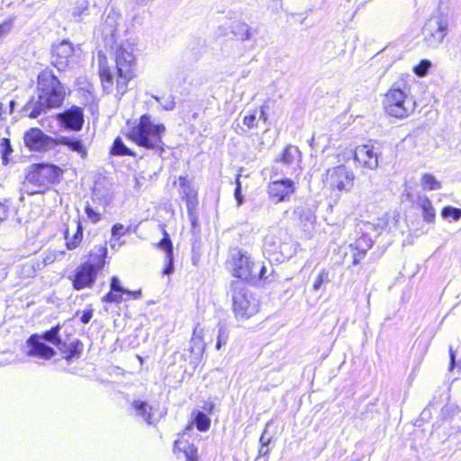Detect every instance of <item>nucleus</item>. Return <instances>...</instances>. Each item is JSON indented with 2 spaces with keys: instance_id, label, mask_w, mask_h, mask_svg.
Returning a JSON list of instances; mask_svg holds the SVG:
<instances>
[{
  "instance_id": "obj_35",
  "label": "nucleus",
  "mask_w": 461,
  "mask_h": 461,
  "mask_svg": "<svg viewBox=\"0 0 461 461\" xmlns=\"http://www.w3.org/2000/svg\"><path fill=\"white\" fill-rule=\"evenodd\" d=\"M72 14L78 22L81 21L83 16L88 15L89 8L87 0H78Z\"/></svg>"
},
{
  "instance_id": "obj_9",
  "label": "nucleus",
  "mask_w": 461,
  "mask_h": 461,
  "mask_svg": "<svg viewBox=\"0 0 461 461\" xmlns=\"http://www.w3.org/2000/svg\"><path fill=\"white\" fill-rule=\"evenodd\" d=\"M301 158V152L296 146L287 145L283 150L282 155L276 161L280 163L285 169L279 168L278 166L274 167L275 176L278 175H299L301 168L299 162Z\"/></svg>"
},
{
  "instance_id": "obj_25",
  "label": "nucleus",
  "mask_w": 461,
  "mask_h": 461,
  "mask_svg": "<svg viewBox=\"0 0 461 461\" xmlns=\"http://www.w3.org/2000/svg\"><path fill=\"white\" fill-rule=\"evenodd\" d=\"M120 20L121 15L117 12L110 10L104 19L103 32L106 35L113 36Z\"/></svg>"
},
{
  "instance_id": "obj_14",
  "label": "nucleus",
  "mask_w": 461,
  "mask_h": 461,
  "mask_svg": "<svg viewBox=\"0 0 461 461\" xmlns=\"http://www.w3.org/2000/svg\"><path fill=\"white\" fill-rule=\"evenodd\" d=\"M386 226V222L384 221H380L377 224H374L371 222H363L362 227H360V230L362 231L361 236H359L354 244H351L350 247L352 249H360L362 251H367L372 248L374 243V238L372 236L373 232H376L379 230H383Z\"/></svg>"
},
{
  "instance_id": "obj_36",
  "label": "nucleus",
  "mask_w": 461,
  "mask_h": 461,
  "mask_svg": "<svg viewBox=\"0 0 461 461\" xmlns=\"http://www.w3.org/2000/svg\"><path fill=\"white\" fill-rule=\"evenodd\" d=\"M163 239L158 243V248L165 251L166 256L173 255V244L166 229H162Z\"/></svg>"
},
{
  "instance_id": "obj_48",
  "label": "nucleus",
  "mask_w": 461,
  "mask_h": 461,
  "mask_svg": "<svg viewBox=\"0 0 461 461\" xmlns=\"http://www.w3.org/2000/svg\"><path fill=\"white\" fill-rule=\"evenodd\" d=\"M166 266L163 269L162 274L169 276L174 272V257L173 255L166 256L165 258Z\"/></svg>"
},
{
  "instance_id": "obj_15",
  "label": "nucleus",
  "mask_w": 461,
  "mask_h": 461,
  "mask_svg": "<svg viewBox=\"0 0 461 461\" xmlns=\"http://www.w3.org/2000/svg\"><path fill=\"white\" fill-rule=\"evenodd\" d=\"M26 346L29 348L26 352L28 357L49 360L56 354L53 348L46 345L41 340L40 334L31 335L26 340Z\"/></svg>"
},
{
  "instance_id": "obj_31",
  "label": "nucleus",
  "mask_w": 461,
  "mask_h": 461,
  "mask_svg": "<svg viewBox=\"0 0 461 461\" xmlns=\"http://www.w3.org/2000/svg\"><path fill=\"white\" fill-rule=\"evenodd\" d=\"M59 330L60 327L59 325L52 327L50 330L40 335L41 340H46L54 345L55 347H57L61 340L59 337Z\"/></svg>"
},
{
  "instance_id": "obj_37",
  "label": "nucleus",
  "mask_w": 461,
  "mask_h": 461,
  "mask_svg": "<svg viewBox=\"0 0 461 461\" xmlns=\"http://www.w3.org/2000/svg\"><path fill=\"white\" fill-rule=\"evenodd\" d=\"M229 339V330L223 324L218 325V334L216 341V349L220 350L221 348L227 344Z\"/></svg>"
},
{
  "instance_id": "obj_60",
  "label": "nucleus",
  "mask_w": 461,
  "mask_h": 461,
  "mask_svg": "<svg viewBox=\"0 0 461 461\" xmlns=\"http://www.w3.org/2000/svg\"><path fill=\"white\" fill-rule=\"evenodd\" d=\"M268 446H260L259 449H258V457L259 456H267L269 450H268Z\"/></svg>"
},
{
  "instance_id": "obj_17",
  "label": "nucleus",
  "mask_w": 461,
  "mask_h": 461,
  "mask_svg": "<svg viewBox=\"0 0 461 461\" xmlns=\"http://www.w3.org/2000/svg\"><path fill=\"white\" fill-rule=\"evenodd\" d=\"M58 120L65 129L78 131L82 129L84 123L83 110L78 106H72L70 109L59 113Z\"/></svg>"
},
{
  "instance_id": "obj_19",
  "label": "nucleus",
  "mask_w": 461,
  "mask_h": 461,
  "mask_svg": "<svg viewBox=\"0 0 461 461\" xmlns=\"http://www.w3.org/2000/svg\"><path fill=\"white\" fill-rule=\"evenodd\" d=\"M354 159L366 168L374 170L378 167V154L373 146H357L354 152Z\"/></svg>"
},
{
  "instance_id": "obj_58",
  "label": "nucleus",
  "mask_w": 461,
  "mask_h": 461,
  "mask_svg": "<svg viewBox=\"0 0 461 461\" xmlns=\"http://www.w3.org/2000/svg\"><path fill=\"white\" fill-rule=\"evenodd\" d=\"M266 434H267V428L265 429L264 432L262 433V435L259 438L260 446H268V444L271 441V438H267Z\"/></svg>"
},
{
  "instance_id": "obj_54",
  "label": "nucleus",
  "mask_w": 461,
  "mask_h": 461,
  "mask_svg": "<svg viewBox=\"0 0 461 461\" xmlns=\"http://www.w3.org/2000/svg\"><path fill=\"white\" fill-rule=\"evenodd\" d=\"M13 23L11 21L4 22L0 24V38L6 35L12 29Z\"/></svg>"
},
{
  "instance_id": "obj_5",
  "label": "nucleus",
  "mask_w": 461,
  "mask_h": 461,
  "mask_svg": "<svg viewBox=\"0 0 461 461\" xmlns=\"http://www.w3.org/2000/svg\"><path fill=\"white\" fill-rule=\"evenodd\" d=\"M415 106L416 102L406 85H394L388 90L384 99L385 113L398 119L408 117L414 112Z\"/></svg>"
},
{
  "instance_id": "obj_10",
  "label": "nucleus",
  "mask_w": 461,
  "mask_h": 461,
  "mask_svg": "<svg viewBox=\"0 0 461 461\" xmlns=\"http://www.w3.org/2000/svg\"><path fill=\"white\" fill-rule=\"evenodd\" d=\"M354 173L345 166L334 167L327 173V183L334 190L349 191L354 185Z\"/></svg>"
},
{
  "instance_id": "obj_44",
  "label": "nucleus",
  "mask_w": 461,
  "mask_h": 461,
  "mask_svg": "<svg viewBox=\"0 0 461 461\" xmlns=\"http://www.w3.org/2000/svg\"><path fill=\"white\" fill-rule=\"evenodd\" d=\"M85 212L87 215L88 220L92 223H97L101 221V213L93 209V207L87 202L85 206Z\"/></svg>"
},
{
  "instance_id": "obj_8",
  "label": "nucleus",
  "mask_w": 461,
  "mask_h": 461,
  "mask_svg": "<svg viewBox=\"0 0 461 461\" xmlns=\"http://www.w3.org/2000/svg\"><path fill=\"white\" fill-rule=\"evenodd\" d=\"M447 31V23L442 17L434 16L427 21L422 28V34L427 45L437 47L444 40Z\"/></svg>"
},
{
  "instance_id": "obj_57",
  "label": "nucleus",
  "mask_w": 461,
  "mask_h": 461,
  "mask_svg": "<svg viewBox=\"0 0 461 461\" xmlns=\"http://www.w3.org/2000/svg\"><path fill=\"white\" fill-rule=\"evenodd\" d=\"M92 317H93V310L92 309L85 310L80 317V321L84 324H87L91 321Z\"/></svg>"
},
{
  "instance_id": "obj_6",
  "label": "nucleus",
  "mask_w": 461,
  "mask_h": 461,
  "mask_svg": "<svg viewBox=\"0 0 461 461\" xmlns=\"http://www.w3.org/2000/svg\"><path fill=\"white\" fill-rule=\"evenodd\" d=\"M63 171L53 164H36L26 175V182L37 189L27 190L29 194L41 193L50 185L59 181Z\"/></svg>"
},
{
  "instance_id": "obj_34",
  "label": "nucleus",
  "mask_w": 461,
  "mask_h": 461,
  "mask_svg": "<svg viewBox=\"0 0 461 461\" xmlns=\"http://www.w3.org/2000/svg\"><path fill=\"white\" fill-rule=\"evenodd\" d=\"M194 424L199 431L203 432L209 429L211 420L205 413L199 411L194 417Z\"/></svg>"
},
{
  "instance_id": "obj_3",
  "label": "nucleus",
  "mask_w": 461,
  "mask_h": 461,
  "mask_svg": "<svg viewBox=\"0 0 461 461\" xmlns=\"http://www.w3.org/2000/svg\"><path fill=\"white\" fill-rule=\"evenodd\" d=\"M165 131L164 124L154 123L151 116L145 113L140 116L139 122L131 128L127 137L138 146L152 149L161 156L165 151L162 141Z\"/></svg>"
},
{
  "instance_id": "obj_13",
  "label": "nucleus",
  "mask_w": 461,
  "mask_h": 461,
  "mask_svg": "<svg viewBox=\"0 0 461 461\" xmlns=\"http://www.w3.org/2000/svg\"><path fill=\"white\" fill-rule=\"evenodd\" d=\"M98 272L92 268L90 265L81 264L72 276L68 278L72 281L73 288L80 291L85 288H91L97 277Z\"/></svg>"
},
{
  "instance_id": "obj_21",
  "label": "nucleus",
  "mask_w": 461,
  "mask_h": 461,
  "mask_svg": "<svg viewBox=\"0 0 461 461\" xmlns=\"http://www.w3.org/2000/svg\"><path fill=\"white\" fill-rule=\"evenodd\" d=\"M72 224L73 230L67 224L63 233L66 248L69 250L78 248L83 240V226L80 219L73 220Z\"/></svg>"
},
{
  "instance_id": "obj_52",
  "label": "nucleus",
  "mask_w": 461,
  "mask_h": 461,
  "mask_svg": "<svg viewBox=\"0 0 461 461\" xmlns=\"http://www.w3.org/2000/svg\"><path fill=\"white\" fill-rule=\"evenodd\" d=\"M352 250L354 251L352 265L357 266L365 258L366 251H362L360 249H352Z\"/></svg>"
},
{
  "instance_id": "obj_59",
  "label": "nucleus",
  "mask_w": 461,
  "mask_h": 461,
  "mask_svg": "<svg viewBox=\"0 0 461 461\" xmlns=\"http://www.w3.org/2000/svg\"><path fill=\"white\" fill-rule=\"evenodd\" d=\"M124 294L130 295L133 299L137 300V299H140L141 297V290H137V291H131L130 290V293H125Z\"/></svg>"
},
{
  "instance_id": "obj_53",
  "label": "nucleus",
  "mask_w": 461,
  "mask_h": 461,
  "mask_svg": "<svg viewBox=\"0 0 461 461\" xmlns=\"http://www.w3.org/2000/svg\"><path fill=\"white\" fill-rule=\"evenodd\" d=\"M253 268L258 269V278L265 279L267 278V267L261 262H253Z\"/></svg>"
},
{
  "instance_id": "obj_51",
  "label": "nucleus",
  "mask_w": 461,
  "mask_h": 461,
  "mask_svg": "<svg viewBox=\"0 0 461 461\" xmlns=\"http://www.w3.org/2000/svg\"><path fill=\"white\" fill-rule=\"evenodd\" d=\"M162 108L166 111H172L176 107L175 97L173 95H168L163 104H161Z\"/></svg>"
},
{
  "instance_id": "obj_18",
  "label": "nucleus",
  "mask_w": 461,
  "mask_h": 461,
  "mask_svg": "<svg viewBox=\"0 0 461 461\" xmlns=\"http://www.w3.org/2000/svg\"><path fill=\"white\" fill-rule=\"evenodd\" d=\"M267 192L276 203L283 202L294 192V183L288 178L275 180L268 185Z\"/></svg>"
},
{
  "instance_id": "obj_4",
  "label": "nucleus",
  "mask_w": 461,
  "mask_h": 461,
  "mask_svg": "<svg viewBox=\"0 0 461 461\" xmlns=\"http://www.w3.org/2000/svg\"><path fill=\"white\" fill-rule=\"evenodd\" d=\"M228 294L231 297L232 311L239 321H246L259 310V301L249 292L245 282L233 280Z\"/></svg>"
},
{
  "instance_id": "obj_39",
  "label": "nucleus",
  "mask_w": 461,
  "mask_h": 461,
  "mask_svg": "<svg viewBox=\"0 0 461 461\" xmlns=\"http://www.w3.org/2000/svg\"><path fill=\"white\" fill-rule=\"evenodd\" d=\"M64 255V251H49L46 253L42 260L40 261V264H42V267H44L56 260H60L61 257Z\"/></svg>"
},
{
  "instance_id": "obj_29",
  "label": "nucleus",
  "mask_w": 461,
  "mask_h": 461,
  "mask_svg": "<svg viewBox=\"0 0 461 461\" xmlns=\"http://www.w3.org/2000/svg\"><path fill=\"white\" fill-rule=\"evenodd\" d=\"M231 32L242 41L249 40L251 36L249 26L243 22L233 23L231 25Z\"/></svg>"
},
{
  "instance_id": "obj_20",
  "label": "nucleus",
  "mask_w": 461,
  "mask_h": 461,
  "mask_svg": "<svg viewBox=\"0 0 461 461\" xmlns=\"http://www.w3.org/2000/svg\"><path fill=\"white\" fill-rule=\"evenodd\" d=\"M178 182L179 195L186 203L188 214L192 215L198 203L197 192L194 190V186L191 185V182L187 179L186 176H180L178 177Z\"/></svg>"
},
{
  "instance_id": "obj_7",
  "label": "nucleus",
  "mask_w": 461,
  "mask_h": 461,
  "mask_svg": "<svg viewBox=\"0 0 461 461\" xmlns=\"http://www.w3.org/2000/svg\"><path fill=\"white\" fill-rule=\"evenodd\" d=\"M263 249L270 259L277 262L290 258L295 252L291 238L281 230L265 237Z\"/></svg>"
},
{
  "instance_id": "obj_64",
  "label": "nucleus",
  "mask_w": 461,
  "mask_h": 461,
  "mask_svg": "<svg viewBox=\"0 0 461 461\" xmlns=\"http://www.w3.org/2000/svg\"><path fill=\"white\" fill-rule=\"evenodd\" d=\"M258 269L253 268V275L251 276V277L249 279L258 278Z\"/></svg>"
},
{
  "instance_id": "obj_56",
  "label": "nucleus",
  "mask_w": 461,
  "mask_h": 461,
  "mask_svg": "<svg viewBox=\"0 0 461 461\" xmlns=\"http://www.w3.org/2000/svg\"><path fill=\"white\" fill-rule=\"evenodd\" d=\"M125 233L124 226L121 223H116L112 228V235L113 237H121Z\"/></svg>"
},
{
  "instance_id": "obj_33",
  "label": "nucleus",
  "mask_w": 461,
  "mask_h": 461,
  "mask_svg": "<svg viewBox=\"0 0 461 461\" xmlns=\"http://www.w3.org/2000/svg\"><path fill=\"white\" fill-rule=\"evenodd\" d=\"M421 186L424 190L432 191L441 188V184L431 174H424L421 178Z\"/></svg>"
},
{
  "instance_id": "obj_50",
  "label": "nucleus",
  "mask_w": 461,
  "mask_h": 461,
  "mask_svg": "<svg viewBox=\"0 0 461 461\" xmlns=\"http://www.w3.org/2000/svg\"><path fill=\"white\" fill-rule=\"evenodd\" d=\"M269 109V105L267 104V102H265L261 106H260V109L258 113V120H261L263 121L264 122H267L268 121V116H267V111Z\"/></svg>"
},
{
  "instance_id": "obj_30",
  "label": "nucleus",
  "mask_w": 461,
  "mask_h": 461,
  "mask_svg": "<svg viewBox=\"0 0 461 461\" xmlns=\"http://www.w3.org/2000/svg\"><path fill=\"white\" fill-rule=\"evenodd\" d=\"M110 152L113 156H135L133 151L123 143L120 137L114 140Z\"/></svg>"
},
{
  "instance_id": "obj_1",
  "label": "nucleus",
  "mask_w": 461,
  "mask_h": 461,
  "mask_svg": "<svg viewBox=\"0 0 461 461\" xmlns=\"http://www.w3.org/2000/svg\"><path fill=\"white\" fill-rule=\"evenodd\" d=\"M36 92L21 109L23 116L35 119L46 114L51 109L60 107L67 95L66 86L49 68L39 73Z\"/></svg>"
},
{
  "instance_id": "obj_47",
  "label": "nucleus",
  "mask_w": 461,
  "mask_h": 461,
  "mask_svg": "<svg viewBox=\"0 0 461 461\" xmlns=\"http://www.w3.org/2000/svg\"><path fill=\"white\" fill-rule=\"evenodd\" d=\"M1 153L4 159H6L7 156L13 152L10 140L7 138H3L1 140Z\"/></svg>"
},
{
  "instance_id": "obj_49",
  "label": "nucleus",
  "mask_w": 461,
  "mask_h": 461,
  "mask_svg": "<svg viewBox=\"0 0 461 461\" xmlns=\"http://www.w3.org/2000/svg\"><path fill=\"white\" fill-rule=\"evenodd\" d=\"M240 176L238 175L236 177V187L234 190V195L237 200L238 205H241L243 203L244 198L241 194V183L240 181Z\"/></svg>"
},
{
  "instance_id": "obj_16",
  "label": "nucleus",
  "mask_w": 461,
  "mask_h": 461,
  "mask_svg": "<svg viewBox=\"0 0 461 461\" xmlns=\"http://www.w3.org/2000/svg\"><path fill=\"white\" fill-rule=\"evenodd\" d=\"M73 54L74 48L72 43L68 41H62L58 45L53 46L51 64L59 71L65 70Z\"/></svg>"
},
{
  "instance_id": "obj_32",
  "label": "nucleus",
  "mask_w": 461,
  "mask_h": 461,
  "mask_svg": "<svg viewBox=\"0 0 461 461\" xmlns=\"http://www.w3.org/2000/svg\"><path fill=\"white\" fill-rule=\"evenodd\" d=\"M42 268V264H40V260H31L22 266L21 274L25 277L34 276L36 272Z\"/></svg>"
},
{
  "instance_id": "obj_63",
  "label": "nucleus",
  "mask_w": 461,
  "mask_h": 461,
  "mask_svg": "<svg viewBox=\"0 0 461 461\" xmlns=\"http://www.w3.org/2000/svg\"><path fill=\"white\" fill-rule=\"evenodd\" d=\"M15 104H16V103L14 100L10 101V103H9L10 113H12L14 111Z\"/></svg>"
},
{
  "instance_id": "obj_38",
  "label": "nucleus",
  "mask_w": 461,
  "mask_h": 461,
  "mask_svg": "<svg viewBox=\"0 0 461 461\" xmlns=\"http://www.w3.org/2000/svg\"><path fill=\"white\" fill-rule=\"evenodd\" d=\"M190 344H191L190 350L192 353H195V350L197 351L196 352L197 354H200L203 352V341H202V337L200 335H198V330L196 328L194 330V334H193V338L191 339Z\"/></svg>"
},
{
  "instance_id": "obj_43",
  "label": "nucleus",
  "mask_w": 461,
  "mask_h": 461,
  "mask_svg": "<svg viewBox=\"0 0 461 461\" xmlns=\"http://www.w3.org/2000/svg\"><path fill=\"white\" fill-rule=\"evenodd\" d=\"M430 67V61L423 59L417 66L414 67L413 71L417 76L424 77L428 73Z\"/></svg>"
},
{
  "instance_id": "obj_23",
  "label": "nucleus",
  "mask_w": 461,
  "mask_h": 461,
  "mask_svg": "<svg viewBox=\"0 0 461 461\" xmlns=\"http://www.w3.org/2000/svg\"><path fill=\"white\" fill-rule=\"evenodd\" d=\"M107 256V249L104 245L95 246L89 252V259L85 264L99 272L105 264V258Z\"/></svg>"
},
{
  "instance_id": "obj_26",
  "label": "nucleus",
  "mask_w": 461,
  "mask_h": 461,
  "mask_svg": "<svg viewBox=\"0 0 461 461\" xmlns=\"http://www.w3.org/2000/svg\"><path fill=\"white\" fill-rule=\"evenodd\" d=\"M418 204L422 211L423 220L427 222H433L436 217L435 209L430 200L427 196H420Z\"/></svg>"
},
{
  "instance_id": "obj_24",
  "label": "nucleus",
  "mask_w": 461,
  "mask_h": 461,
  "mask_svg": "<svg viewBox=\"0 0 461 461\" xmlns=\"http://www.w3.org/2000/svg\"><path fill=\"white\" fill-rule=\"evenodd\" d=\"M68 147L71 151L77 153L82 158L87 156V150L79 138L60 136L55 140V145Z\"/></svg>"
},
{
  "instance_id": "obj_2",
  "label": "nucleus",
  "mask_w": 461,
  "mask_h": 461,
  "mask_svg": "<svg viewBox=\"0 0 461 461\" xmlns=\"http://www.w3.org/2000/svg\"><path fill=\"white\" fill-rule=\"evenodd\" d=\"M136 41L127 39L120 43L114 50L116 69L115 95L121 99L128 91V84L136 76Z\"/></svg>"
},
{
  "instance_id": "obj_28",
  "label": "nucleus",
  "mask_w": 461,
  "mask_h": 461,
  "mask_svg": "<svg viewBox=\"0 0 461 461\" xmlns=\"http://www.w3.org/2000/svg\"><path fill=\"white\" fill-rule=\"evenodd\" d=\"M132 407L136 411V414L141 416L149 425L153 424L151 413L152 407L149 406L146 402L135 400L132 402Z\"/></svg>"
},
{
  "instance_id": "obj_22",
  "label": "nucleus",
  "mask_w": 461,
  "mask_h": 461,
  "mask_svg": "<svg viewBox=\"0 0 461 461\" xmlns=\"http://www.w3.org/2000/svg\"><path fill=\"white\" fill-rule=\"evenodd\" d=\"M83 348L84 345L79 339H76L71 343L63 342L61 339L57 346V348L61 353L65 354L64 358L68 362L74 358H79L82 354Z\"/></svg>"
},
{
  "instance_id": "obj_45",
  "label": "nucleus",
  "mask_w": 461,
  "mask_h": 461,
  "mask_svg": "<svg viewBox=\"0 0 461 461\" xmlns=\"http://www.w3.org/2000/svg\"><path fill=\"white\" fill-rule=\"evenodd\" d=\"M122 294L110 289V292L103 297V302L120 303L122 301Z\"/></svg>"
},
{
  "instance_id": "obj_12",
  "label": "nucleus",
  "mask_w": 461,
  "mask_h": 461,
  "mask_svg": "<svg viewBox=\"0 0 461 461\" xmlns=\"http://www.w3.org/2000/svg\"><path fill=\"white\" fill-rule=\"evenodd\" d=\"M23 141L26 147L35 151H46L55 146V140L38 128L27 131Z\"/></svg>"
},
{
  "instance_id": "obj_42",
  "label": "nucleus",
  "mask_w": 461,
  "mask_h": 461,
  "mask_svg": "<svg viewBox=\"0 0 461 461\" xmlns=\"http://www.w3.org/2000/svg\"><path fill=\"white\" fill-rule=\"evenodd\" d=\"M329 282V272L326 269H321L316 276L313 283V290L318 291L323 284Z\"/></svg>"
},
{
  "instance_id": "obj_62",
  "label": "nucleus",
  "mask_w": 461,
  "mask_h": 461,
  "mask_svg": "<svg viewBox=\"0 0 461 461\" xmlns=\"http://www.w3.org/2000/svg\"><path fill=\"white\" fill-rule=\"evenodd\" d=\"M449 357H450V367L453 368L455 366V353L452 347H449Z\"/></svg>"
},
{
  "instance_id": "obj_61",
  "label": "nucleus",
  "mask_w": 461,
  "mask_h": 461,
  "mask_svg": "<svg viewBox=\"0 0 461 461\" xmlns=\"http://www.w3.org/2000/svg\"><path fill=\"white\" fill-rule=\"evenodd\" d=\"M194 452H196V450H194ZM185 457H186V461H198L195 453H192V452L187 453V452H185Z\"/></svg>"
},
{
  "instance_id": "obj_41",
  "label": "nucleus",
  "mask_w": 461,
  "mask_h": 461,
  "mask_svg": "<svg viewBox=\"0 0 461 461\" xmlns=\"http://www.w3.org/2000/svg\"><path fill=\"white\" fill-rule=\"evenodd\" d=\"M258 110L254 109L249 112V113L243 118V124L246 125L249 129H253L258 126Z\"/></svg>"
},
{
  "instance_id": "obj_55",
  "label": "nucleus",
  "mask_w": 461,
  "mask_h": 461,
  "mask_svg": "<svg viewBox=\"0 0 461 461\" xmlns=\"http://www.w3.org/2000/svg\"><path fill=\"white\" fill-rule=\"evenodd\" d=\"M10 209L5 203H0V222L6 220L9 216Z\"/></svg>"
},
{
  "instance_id": "obj_40",
  "label": "nucleus",
  "mask_w": 461,
  "mask_h": 461,
  "mask_svg": "<svg viewBox=\"0 0 461 461\" xmlns=\"http://www.w3.org/2000/svg\"><path fill=\"white\" fill-rule=\"evenodd\" d=\"M441 215L444 219L451 218L454 221H457L461 218V209L446 206L442 209Z\"/></svg>"
},
{
  "instance_id": "obj_11",
  "label": "nucleus",
  "mask_w": 461,
  "mask_h": 461,
  "mask_svg": "<svg viewBox=\"0 0 461 461\" xmlns=\"http://www.w3.org/2000/svg\"><path fill=\"white\" fill-rule=\"evenodd\" d=\"M229 264L232 267L233 276L237 280H249L253 275V261L240 249H235L230 252Z\"/></svg>"
},
{
  "instance_id": "obj_27",
  "label": "nucleus",
  "mask_w": 461,
  "mask_h": 461,
  "mask_svg": "<svg viewBox=\"0 0 461 461\" xmlns=\"http://www.w3.org/2000/svg\"><path fill=\"white\" fill-rule=\"evenodd\" d=\"M99 76L104 91L107 94L112 93L113 91V74L110 68L105 65H100Z\"/></svg>"
},
{
  "instance_id": "obj_46",
  "label": "nucleus",
  "mask_w": 461,
  "mask_h": 461,
  "mask_svg": "<svg viewBox=\"0 0 461 461\" xmlns=\"http://www.w3.org/2000/svg\"><path fill=\"white\" fill-rule=\"evenodd\" d=\"M110 289L113 290V291H117L120 294L130 293L129 289L124 288L121 285V282H120V280H119V278L117 276H113L111 278Z\"/></svg>"
}]
</instances>
